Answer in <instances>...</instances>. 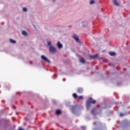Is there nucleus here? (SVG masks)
Here are the masks:
<instances>
[{
    "instance_id": "obj_2",
    "label": "nucleus",
    "mask_w": 130,
    "mask_h": 130,
    "mask_svg": "<svg viewBox=\"0 0 130 130\" xmlns=\"http://www.w3.org/2000/svg\"><path fill=\"white\" fill-rule=\"evenodd\" d=\"M49 51L51 53H54V52L56 51V48H55L53 46H50L49 47Z\"/></svg>"
},
{
    "instance_id": "obj_13",
    "label": "nucleus",
    "mask_w": 130,
    "mask_h": 130,
    "mask_svg": "<svg viewBox=\"0 0 130 130\" xmlns=\"http://www.w3.org/2000/svg\"><path fill=\"white\" fill-rule=\"evenodd\" d=\"M22 35L26 36V35H27V32H26V31H25V30H23L22 31Z\"/></svg>"
},
{
    "instance_id": "obj_9",
    "label": "nucleus",
    "mask_w": 130,
    "mask_h": 130,
    "mask_svg": "<svg viewBox=\"0 0 130 130\" xmlns=\"http://www.w3.org/2000/svg\"><path fill=\"white\" fill-rule=\"evenodd\" d=\"M56 115H59V114H61V111L60 110H56Z\"/></svg>"
},
{
    "instance_id": "obj_14",
    "label": "nucleus",
    "mask_w": 130,
    "mask_h": 130,
    "mask_svg": "<svg viewBox=\"0 0 130 130\" xmlns=\"http://www.w3.org/2000/svg\"><path fill=\"white\" fill-rule=\"evenodd\" d=\"M10 43H16V41L13 39H10Z\"/></svg>"
},
{
    "instance_id": "obj_6",
    "label": "nucleus",
    "mask_w": 130,
    "mask_h": 130,
    "mask_svg": "<svg viewBox=\"0 0 130 130\" xmlns=\"http://www.w3.org/2000/svg\"><path fill=\"white\" fill-rule=\"evenodd\" d=\"M83 91L84 90H83V88H81V87L79 88L77 90V92H78V93H79V94L83 93Z\"/></svg>"
},
{
    "instance_id": "obj_19",
    "label": "nucleus",
    "mask_w": 130,
    "mask_h": 130,
    "mask_svg": "<svg viewBox=\"0 0 130 130\" xmlns=\"http://www.w3.org/2000/svg\"><path fill=\"white\" fill-rule=\"evenodd\" d=\"M78 98H79V99H83V96H82V95H80V96H78Z\"/></svg>"
},
{
    "instance_id": "obj_21",
    "label": "nucleus",
    "mask_w": 130,
    "mask_h": 130,
    "mask_svg": "<svg viewBox=\"0 0 130 130\" xmlns=\"http://www.w3.org/2000/svg\"><path fill=\"white\" fill-rule=\"evenodd\" d=\"M53 2H55V0H53Z\"/></svg>"
},
{
    "instance_id": "obj_8",
    "label": "nucleus",
    "mask_w": 130,
    "mask_h": 130,
    "mask_svg": "<svg viewBox=\"0 0 130 130\" xmlns=\"http://www.w3.org/2000/svg\"><path fill=\"white\" fill-rule=\"evenodd\" d=\"M113 3L115 5V6H119V4L117 3V0H113Z\"/></svg>"
},
{
    "instance_id": "obj_4",
    "label": "nucleus",
    "mask_w": 130,
    "mask_h": 130,
    "mask_svg": "<svg viewBox=\"0 0 130 130\" xmlns=\"http://www.w3.org/2000/svg\"><path fill=\"white\" fill-rule=\"evenodd\" d=\"M41 58H42V59H43V60H44V61H46V62H48V63H50V61H49V60H48V59H47V58H46V57L44 56V55H42L41 56Z\"/></svg>"
},
{
    "instance_id": "obj_1",
    "label": "nucleus",
    "mask_w": 130,
    "mask_h": 130,
    "mask_svg": "<svg viewBox=\"0 0 130 130\" xmlns=\"http://www.w3.org/2000/svg\"><path fill=\"white\" fill-rule=\"evenodd\" d=\"M91 103L92 104H95L96 103V101L93 100L91 98H89L87 101H86V108L87 109H90L91 108Z\"/></svg>"
},
{
    "instance_id": "obj_11",
    "label": "nucleus",
    "mask_w": 130,
    "mask_h": 130,
    "mask_svg": "<svg viewBox=\"0 0 130 130\" xmlns=\"http://www.w3.org/2000/svg\"><path fill=\"white\" fill-rule=\"evenodd\" d=\"M95 111H96V109L93 108L91 110V113H92V114H95Z\"/></svg>"
},
{
    "instance_id": "obj_3",
    "label": "nucleus",
    "mask_w": 130,
    "mask_h": 130,
    "mask_svg": "<svg viewBox=\"0 0 130 130\" xmlns=\"http://www.w3.org/2000/svg\"><path fill=\"white\" fill-rule=\"evenodd\" d=\"M90 59H96V58H98V54H95L94 55H89Z\"/></svg>"
},
{
    "instance_id": "obj_5",
    "label": "nucleus",
    "mask_w": 130,
    "mask_h": 130,
    "mask_svg": "<svg viewBox=\"0 0 130 130\" xmlns=\"http://www.w3.org/2000/svg\"><path fill=\"white\" fill-rule=\"evenodd\" d=\"M73 38L76 41H77V42H79V37H78V36L74 35Z\"/></svg>"
},
{
    "instance_id": "obj_18",
    "label": "nucleus",
    "mask_w": 130,
    "mask_h": 130,
    "mask_svg": "<svg viewBox=\"0 0 130 130\" xmlns=\"http://www.w3.org/2000/svg\"><path fill=\"white\" fill-rule=\"evenodd\" d=\"M23 12H27V8H23Z\"/></svg>"
},
{
    "instance_id": "obj_17",
    "label": "nucleus",
    "mask_w": 130,
    "mask_h": 130,
    "mask_svg": "<svg viewBox=\"0 0 130 130\" xmlns=\"http://www.w3.org/2000/svg\"><path fill=\"white\" fill-rule=\"evenodd\" d=\"M48 46H51V42H48Z\"/></svg>"
},
{
    "instance_id": "obj_7",
    "label": "nucleus",
    "mask_w": 130,
    "mask_h": 130,
    "mask_svg": "<svg viewBox=\"0 0 130 130\" xmlns=\"http://www.w3.org/2000/svg\"><path fill=\"white\" fill-rule=\"evenodd\" d=\"M57 46L59 48H62V45L60 43V42H58L57 43Z\"/></svg>"
},
{
    "instance_id": "obj_15",
    "label": "nucleus",
    "mask_w": 130,
    "mask_h": 130,
    "mask_svg": "<svg viewBox=\"0 0 130 130\" xmlns=\"http://www.w3.org/2000/svg\"><path fill=\"white\" fill-rule=\"evenodd\" d=\"M73 96L74 98H75V99L78 98V95H77L76 93H73Z\"/></svg>"
},
{
    "instance_id": "obj_16",
    "label": "nucleus",
    "mask_w": 130,
    "mask_h": 130,
    "mask_svg": "<svg viewBox=\"0 0 130 130\" xmlns=\"http://www.w3.org/2000/svg\"><path fill=\"white\" fill-rule=\"evenodd\" d=\"M94 3H95V2L93 0H91L90 2V5H93V4H94Z\"/></svg>"
},
{
    "instance_id": "obj_10",
    "label": "nucleus",
    "mask_w": 130,
    "mask_h": 130,
    "mask_svg": "<svg viewBox=\"0 0 130 130\" xmlns=\"http://www.w3.org/2000/svg\"><path fill=\"white\" fill-rule=\"evenodd\" d=\"M109 54H110L111 55V56H114V55H115V52H110L109 53Z\"/></svg>"
},
{
    "instance_id": "obj_20",
    "label": "nucleus",
    "mask_w": 130,
    "mask_h": 130,
    "mask_svg": "<svg viewBox=\"0 0 130 130\" xmlns=\"http://www.w3.org/2000/svg\"><path fill=\"white\" fill-rule=\"evenodd\" d=\"M120 116H124V114H123V113H120Z\"/></svg>"
},
{
    "instance_id": "obj_12",
    "label": "nucleus",
    "mask_w": 130,
    "mask_h": 130,
    "mask_svg": "<svg viewBox=\"0 0 130 130\" xmlns=\"http://www.w3.org/2000/svg\"><path fill=\"white\" fill-rule=\"evenodd\" d=\"M85 59H84L83 58H81L80 59V62H82V63H85Z\"/></svg>"
}]
</instances>
